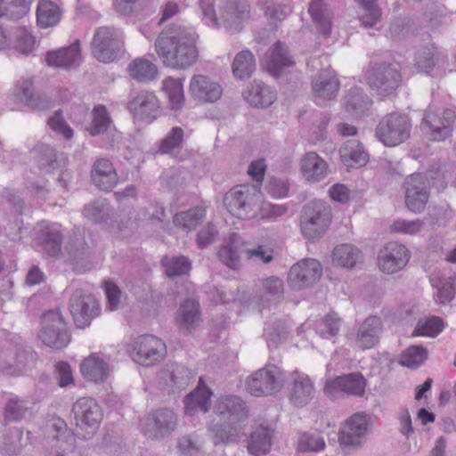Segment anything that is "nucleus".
Wrapping results in <instances>:
<instances>
[{"label": "nucleus", "mask_w": 456, "mask_h": 456, "mask_svg": "<svg viewBox=\"0 0 456 456\" xmlns=\"http://www.w3.org/2000/svg\"><path fill=\"white\" fill-rule=\"evenodd\" d=\"M159 57L167 67L185 69L192 66L199 56L193 35L186 28L162 32L155 41Z\"/></svg>", "instance_id": "1"}, {"label": "nucleus", "mask_w": 456, "mask_h": 456, "mask_svg": "<svg viewBox=\"0 0 456 456\" xmlns=\"http://www.w3.org/2000/svg\"><path fill=\"white\" fill-rule=\"evenodd\" d=\"M263 196L254 185H240L230 190L224 196L227 210L240 219L255 217L261 209Z\"/></svg>", "instance_id": "2"}, {"label": "nucleus", "mask_w": 456, "mask_h": 456, "mask_svg": "<svg viewBox=\"0 0 456 456\" xmlns=\"http://www.w3.org/2000/svg\"><path fill=\"white\" fill-rule=\"evenodd\" d=\"M331 223L330 206L320 200L305 204L300 214V229L304 237L309 240L321 238Z\"/></svg>", "instance_id": "3"}, {"label": "nucleus", "mask_w": 456, "mask_h": 456, "mask_svg": "<svg viewBox=\"0 0 456 456\" xmlns=\"http://www.w3.org/2000/svg\"><path fill=\"white\" fill-rule=\"evenodd\" d=\"M410 118L398 112L385 115L376 127V136L385 146L395 147L404 142L411 135Z\"/></svg>", "instance_id": "4"}, {"label": "nucleus", "mask_w": 456, "mask_h": 456, "mask_svg": "<svg viewBox=\"0 0 456 456\" xmlns=\"http://www.w3.org/2000/svg\"><path fill=\"white\" fill-rule=\"evenodd\" d=\"M77 435L90 439L97 431L102 419V411L92 397H81L72 406Z\"/></svg>", "instance_id": "5"}, {"label": "nucleus", "mask_w": 456, "mask_h": 456, "mask_svg": "<svg viewBox=\"0 0 456 456\" xmlns=\"http://www.w3.org/2000/svg\"><path fill=\"white\" fill-rule=\"evenodd\" d=\"M287 379L285 372L274 364H267L248 378L247 389L255 395H268L280 391Z\"/></svg>", "instance_id": "6"}, {"label": "nucleus", "mask_w": 456, "mask_h": 456, "mask_svg": "<svg viewBox=\"0 0 456 456\" xmlns=\"http://www.w3.org/2000/svg\"><path fill=\"white\" fill-rule=\"evenodd\" d=\"M123 46V33L114 27H101L94 32L92 42L94 56L100 61H113Z\"/></svg>", "instance_id": "7"}, {"label": "nucleus", "mask_w": 456, "mask_h": 456, "mask_svg": "<svg viewBox=\"0 0 456 456\" xmlns=\"http://www.w3.org/2000/svg\"><path fill=\"white\" fill-rule=\"evenodd\" d=\"M41 323L42 329L38 338L45 345L54 349H61L68 346L70 335L60 311L46 312L42 317Z\"/></svg>", "instance_id": "8"}, {"label": "nucleus", "mask_w": 456, "mask_h": 456, "mask_svg": "<svg viewBox=\"0 0 456 456\" xmlns=\"http://www.w3.org/2000/svg\"><path fill=\"white\" fill-rule=\"evenodd\" d=\"M367 83L380 95L394 94L402 83V74L397 64L381 61L375 63L367 75Z\"/></svg>", "instance_id": "9"}, {"label": "nucleus", "mask_w": 456, "mask_h": 456, "mask_svg": "<svg viewBox=\"0 0 456 456\" xmlns=\"http://www.w3.org/2000/svg\"><path fill=\"white\" fill-rule=\"evenodd\" d=\"M455 118V112L451 109L438 112L429 107L423 115L420 128L428 140L444 141L452 134Z\"/></svg>", "instance_id": "10"}, {"label": "nucleus", "mask_w": 456, "mask_h": 456, "mask_svg": "<svg viewBox=\"0 0 456 456\" xmlns=\"http://www.w3.org/2000/svg\"><path fill=\"white\" fill-rule=\"evenodd\" d=\"M370 428V417L357 412L345 421L338 432V443L342 448L360 449L368 437Z\"/></svg>", "instance_id": "11"}, {"label": "nucleus", "mask_w": 456, "mask_h": 456, "mask_svg": "<svg viewBox=\"0 0 456 456\" xmlns=\"http://www.w3.org/2000/svg\"><path fill=\"white\" fill-rule=\"evenodd\" d=\"M69 307L74 322L79 329L89 326L101 311L95 297L82 289H77L72 293Z\"/></svg>", "instance_id": "12"}, {"label": "nucleus", "mask_w": 456, "mask_h": 456, "mask_svg": "<svg viewBox=\"0 0 456 456\" xmlns=\"http://www.w3.org/2000/svg\"><path fill=\"white\" fill-rule=\"evenodd\" d=\"M322 275V267L314 258H305L294 264L288 274V282L294 290L314 286Z\"/></svg>", "instance_id": "13"}, {"label": "nucleus", "mask_w": 456, "mask_h": 456, "mask_svg": "<svg viewBox=\"0 0 456 456\" xmlns=\"http://www.w3.org/2000/svg\"><path fill=\"white\" fill-rule=\"evenodd\" d=\"M166 351V345L161 339L152 335H142L134 341L131 355L139 364L151 366L163 359Z\"/></svg>", "instance_id": "14"}, {"label": "nucleus", "mask_w": 456, "mask_h": 456, "mask_svg": "<svg viewBox=\"0 0 456 456\" xmlns=\"http://www.w3.org/2000/svg\"><path fill=\"white\" fill-rule=\"evenodd\" d=\"M251 7L248 0H224L219 7V20L227 30L240 32L250 19Z\"/></svg>", "instance_id": "15"}, {"label": "nucleus", "mask_w": 456, "mask_h": 456, "mask_svg": "<svg viewBox=\"0 0 456 456\" xmlns=\"http://www.w3.org/2000/svg\"><path fill=\"white\" fill-rule=\"evenodd\" d=\"M405 204L409 210L420 213L429 199V183L422 174H412L404 182Z\"/></svg>", "instance_id": "16"}, {"label": "nucleus", "mask_w": 456, "mask_h": 456, "mask_svg": "<svg viewBox=\"0 0 456 456\" xmlns=\"http://www.w3.org/2000/svg\"><path fill=\"white\" fill-rule=\"evenodd\" d=\"M410 258L411 253L404 245L389 242L379 252V268L384 273L394 274L403 270Z\"/></svg>", "instance_id": "17"}, {"label": "nucleus", "mask_w": 456, "mask_h": 456, "mask_svg": "<svg viewBox=\"0 0 456 456\" xmlns=\"http://www.w3.org/2000/svg\"><path fill=\"white\" fill-rule=\"evenodd\" d=\"M177 415L170 409L161 408L149 414L145 424V434L154 439L171 435L177 427Z\"/></svg>", "instance_id": "18"}, {"label": "nucleus", "mask_w": 456, "mask_h": 456, "mask_svg": "<svg viewBox=\"0 0 456 456\" xmlns=\"http://www.w3.org/2000/svg\"><path fill=\"white\" fill-rule=\"evenodd\" d=\"M127 110L134 119L151 123L159 113V102L153 93L142 91L128 102Z\"/></svg>", "instance_id": "19"}, {"label": "nucleus", "mask_w": 456, "mask_h": 456, "mask_svg": "<svg viewBox=\"0 0 456 456\" xmlns=\"http://www.w3.org/2000/svg\"><path fill=\"white\" fill-rule=\"evenodd\" d=\"M191 371L183 364L172 362L166 365L159 373V383L168 393L185 389L192 379Z\"/></svg>", "instance_id": "20"}, {"label": "nucleus", "mask_w": 456, "mask_h": 456, "mask_svg": "<svg viewBox=\"0 0 456 456\" xmlns=\"http://www.w3.org/2000/svg\"><path fill=\"white\" fill-rule=\"evenodd\" d=\"M315 388L311 379L305 373L295 370L291 373L289 399L296 407L308 404L314 397Z\"/></svg>", "instance_id": "21"}, {"label": "nucleus", "mask_w": 456, "mask_h": 456, "mask_svg": "<svg viewBox=\"0 0 456 456\" xmlns=\"http://www.w3.org/2000/svg\"><path fill=\"white\" fill-rule=\"evenodd\" d=\"M189 94L202 103L215 102L223 94L222 86L204 75H194L190 82Z\"/></svg>", "instance_id": "22"}, {"label": "nucleus", "mask_w": 456, "mask_h": 456, "mask_svg": "<svg viewBox=\"0 0 456 456\" xmlns=\"http://www.w3.org/2000/svg\"><path fill=\"white\" fill-rule=\"evenodd\" d=\"M339 81L332 69H322L312 80V88L317 103L336 98L339 90Z\"/></svg>", "instance_id": "23"}, {"label": "nucleus", "mask_w": 456, "mask_h": 456, "mask_svg": "<svg viewBox=\"0 0 456 456\" xmlns=\"http://www.w3.org/2000/svg\"><path fill=\"white\" fill-rule=\"evenodd\" d=\"M383 330L382 321L376 315H370L360 324L354 342L357 347L362 350L371 349L375 347Z\"/></svg>", "instance_id": "24"}, {"label": "nucleus", "mask_w": 456, "mask_h": 456, "mask_svg": "<svg viewBox=\"0 0 456 456\" xmlns=\"http://www.w3.org/2000/svg\"><path fill=\"white\" fill-rule=\"evenodd\" d=\"M365 382L366 380L361 373H349L327 381L324 393L329 396H332L336 391L353 395H362L365 390Z\"/></svg>", "instance_id": "25"}, {"label": "nucleus", "mask_w": 456, "mask_h": 456, "mask_svg": "<svg viewBox=\"0 0 456 456\" xmlns=\"http://www.w3.org/2000/svg\"><path fill=\"white\" fill-rule=\"evenodd\" d=\"M216 415L228 421L239 423L248 417V408L245 402L237 395L221 397L216 403Z\"/></svg>", "instance_id": "26"}, {"label": "nucleus", "mask_w": 456, "mask_h": 456, "mask_svg": "<svg viewBox=\"0 0 456 456\" xmlns=\"http://www.w3.org/2000/svg\"><path fill=\"white\" fill-rule=\"evenodd\" d=\"M91 181L101 191H110L118 183V174L107 159H98L91 168Z\"/></svg>", "instance_id": "27"}, {"label": "nucleus", "mask_w": 456, "mask_h": 456, "mask_svg": "<svg viewBox=\"0 0 456 456\" xmlns=\"http://www.w3.org/2000/svg\"><path fill=\"white\" fill-rule=\"evenodd\" d=\"M299 165L301 174L308 183L321 182L328 175V164L314 151L304 154Z\"/></svg>", "instance_id": "28"}, {"label": "nucleus", "mask_w": 456, "mask_h": 456, "mask_svg": "<svg viewBox=\"0 0 456 456\" xmlns=\"http://www.w3.org/2000/svg\"><path fill=\"white\" fill-rule=\"evenodd\" d=\"M248 242L243 240L237 232H232L228 240L218 252L220 261L231 269H238L240 265V256L245 255Z\"/></svg>", "instance_id": "29"}, {"label": "nucleus", "mask_w": 456, "mask_h": 456, "mask_svg": "<svg viewBox=\"0 0 456 456\" xmlns=\"http://www.w3.org/2000/svg\"><path fill=\"white\" fill-rule=\"evenodd\" d=\"M265 64L269 73L279 77L285 69L294 66L295 61L288 46L277 42L265 53Z\"/></svg>", "instance_id": "30"}, {"label": "nucleus", "mask_w": 456, "mask_h": 456, "mask_svg": "<svg viewBox=\"0 0 456 456\" xmlns=\"http://www.w3.org/2000/svg\"><path fill=\"white\" fill-rule=\"evenodd\" d=\"M34 152L39 168L45 173H52L55 169L63 167L68 161L63 152H57L53 147L44 142H38L34 147Z\"/></svg>", "instance_id": "31"}, {"label": "nucleus", "mask_w": 456, "mask_h": 456, "mask_svg": "<svg viewBox=\"0 0 456 456\" xmlns=\"http://www.w3.org/2000/svg\"><path fill=\"white\" fill-rule=\"evenodd\" d=\"M256 288V294L263 307L272 303H277L284 297L283 281L277 276L258 280Z\"/></svg>", "instance_id": "32"}, {"label": "nucleus", "mask_w": 456, "mask_h": 456, "mask_svg": "<svg viewBox=\"0 0 456 456\" xmlns=\"http://www.w3.org/2000/svg\"><path fill=\"white\" fill-rule=\"evenodd\" d=\"M45 61L50 66L64 69L78 66L82 61L79 41L76 40L69 47L48 52Z\"/></svg>", "instance_id": "33"}, {"label": "nucleus", "mask_w": 456, "mask_h": 456, "mask_svg": "<svg viewBox=\"0 0 456 456\" xmlns=\"http://www.w3.org/2000/svg\"><path fill=\"white\" fill-rule=\"evenodd\" d=\"M371 105L372 100L359 87L350 88L343 97V108L354 118L366 115Z\"/></svg>", "instance_id": "34"}, {"label": "nucleus", "mask_w": 456, "mask_h": 456, "mask_svg": "<svg viewBox=\"0 0 456 456\" xmlns=\"http://www.w3.org/2000/svg\"><path fill=\"white\" fill-rule=\"evenodd\" d=\"M62 235L55 226L41 229L36 236V243L39 250L51 257H57L61 253Z\"/></svg>", "instance_id": "35"}, {"label": "nucleus", "mask_w": 456, "mask_h": 456, "mask_svg": "<svg viewBox=\"0 0 456 456\" xmlns=\"http://www.w3.org/2000/svg\"><path fill=\"white\" fill-rule=\"evenodd\" d=\"M12 94L18 101L31 109L43 110L48 107L49 101L45 97L35 94L31 79H20L16 82Z\"/></svg>", "instance_id": "36"}, {"label": "nucleus", "mask_w": 456, "mask_h": 456, "mask_svg": "<svg viewBox=\"0 0 456 456\" xmlns=\"http://www.w3.org/2000/svg\"><path fill=\"white\" fill-rule=\"evenodd\" d=\"M66 249L75 271L79 273L86 272L88 266L90 250L84 236L80 233H75L69 240Z\"/></svg>", "instance_id": "37"}, {"label": "nucleus", "mask_w": 456, "mask_h": 456, "mask_svg": "<svg viewBox=\"0 0 456 456\" xmlns=\"http://www.w3.org/2000/svg\"><path fill=\"white\" fill-rule=\"evenodd\" d=\"M245 100L256 108H266L275 100V93L262 81L254 80L243 94Z\"/></svg>", "instance_id": "38"}, {"label": "nucleus", "mask_w": 456, "mask_h": 456, "mask_svg": "<svg viewBox=\"0 0 456 456\" xmlns=\"http://www.w3.org/2000/svg\"><path fill=\"white\" fill-rule=\"evenodd\" d=\"M273 430L264 426L257 427L248 439V452L253 456L266 455L272 446Z\"/></svg>", "instance_id": "39"}, {"label": "nucleus", "mask_w": 456, "mask_h": 456, "mask_svg": "<svg viewBox=\"0 0 456 456\" xmlns=\"http://www.w3.org/2000/svg\"><path fill=\"white\" fill-rule=\"evenodd\" d=\"M175 320L180 330L191 332L200 322L199 303L194 299H186L177 310Z\"/></svg>", "instance_id": "40"}, {"label": "nucleus", "mask_w": 456, "mask_h": 456, "mask_svg": "<svg viewBox=\"0 0 456 456\" xmlns=\"http://www.w3.org/2000/svg\"><path fill=\"white\" fill-rule=\"evenodd\" d=\"M339 152L344 163L349 167H362L369 160V154L363 145L355 139L347 140Z\"/></svg>", "instance_id": "41"}, {"label": "nucleus", "mask_w": 456, "mask_h": 456, "mask_svg": "<svg viewBox=\"0 0 456 456\" xmlns=\"http://www.w3.org/2000/svg\"><path fill=\"white\" fill-rule=\"evenodd\" d=\"M80 370L87 380L102 382L109 374V366L97 354H93L80 363Z\"/></svg>", "instance_id": "42"}, {"label": "nucleus", "mask_w": 456, "mask_h": 456, "mask_svg": "<svg viewBox=\"0 0 456 456\" xmlns=\"http://www.w3.org/2000/svg\"><path fill=\"white\" fill-rule=\"evenodd\" d=\"M362 258L361 250L353 244H340L332 252L333 264L348 269L354 268L361 263Z\"/></svg>", "instance_id": "43"}, {"label": "nucleus", "mask_w": 456, "mask_h": 456, "mask_svg": "<svg viewBox=\"0 0 456 456\" xmlns=\"http://www.w3.org/2000/svg\"><path fill=\"white\" fill-rule=\"evenodd\" d=\"M61 8L53 1L40 0L37 8V23L41 28L56 26L61 19Z\"/></svg>", "instance_id": "44"}, {"label": "nucleus", "mask_w": 456, "mask_h": 456, "mask_svg": "<svg viewBox=\"0 0 456 456\" xmlns=\"http://www.w3.org/2000/svg\"><path fill=\"white\" fill-rule=\"evenodd\" d=\"M358 8V19L364 28H374L381 20L382 11L377 0H354Z\"/></svg>", "instance_id": "45"}, {"label": "nucleus", "mask_w": 456, "mask_h": 456, "mask_svg": "<svg viewBox=\"0 0 456 456\" xmlns=\"http://www.w3.org/2000/svg\"><path fill=\"white\" fill-rule=\"evenodd\" d=\"M309 13L318 26L319 31L324 37H329L332 28L331 13L322 0H311Z\"/></svg>", "instance_id": "46"}, {"label": "nucleus", "mask_w": 456, "mask_h": 456, "mask_svg": "<svg viewBox=\"0 0 456 456\" xmlns=\"http://www.w3.org/2000/svg\"><path fill=\"white\" fill-rule=\"evenodd\" d=\"M211 392L206 387H198L184 398V411L192 416L197 411L207 412L211 406Z\"/></svg>", "instance_id": "47"}, {"label": "nucleus", "mask_w": 456, "mask_h": 456, "mask_svg": "<svg viewBox=\"0 0 456 456\" xmlns=\"http://www.w3.org/2000/svg\"><path fill=\"white\" fill-rule=\"evenodd\" d=\"M162 90L168 98L169 107L173 110H181L184 105L183 86L181 78L168 77L162 82Z\"/></svg>", "instance_id": "48"}, {"label": "nucleus", "mask_w": 456, "mask_h": 456, "mask_svg": "<svg viewBox=\"0 0 456 456\" xmlns=\"http://www.w3.org/2000/svg\"><path fill=\"white\" fill-rule=\"evenodd\" d=\"M232 73L239 79H246L252 76L256 69V59L249 50L238 53L233 60Z\"/></svg>", "instance_id": "49"}, {"label": "nucleus", "mask_w": 456, "mask_h": 456, "mask_svg": "<svg viewBox=\"0 0 456 456\" xmlns=\"http://www.w3.org/2000/svg\"><path fill=\"white\" fill-rule=\"evenodd\" d=\"M289 335L288 325L282 320H272L265 323L264 338L269 348L277 347L283 343Z\"/></svg>", "instance_id": "50"}, {"label": "nucleus", "mask_w": 456, "mask_h": 456, "mask_svg": "<svg viewBox=\"0 0 456 456\" xmlns=\"http://www.w3.org/2000/svg\"><path fill=\"white\" fill-rule=\"evenodd\" d=\"M129 75L139 82L155 79L158 69L154 63L144 58H137L128 65Z\"/></svg>", "instance_id": "51"}, {"label": "nucleus", "mask_w": 456, "mask_h": 456, "mask_svg": "<svg viewBox=\"0 0 456 456\" xmlns=\"http://www.w3.org/2000/svg\"><path fill=\"white\" fill-rule=\"evenodd\" d=\"M209 432L215 439V444H229L237 441L239 437V428L237 423L229 421L228 423L216 422L209 427Z\"/></svg>", "instance_id": "52"}, {"label": "nucleus", "mask_w": 456, "mask_h": 456, "mask_svg": "<svg viewBox=\"0 0 456 456\" xmlns=\"http://www.w3.org/2000/svg\"><path fill=\"white\" fill-rule=\"evenodd\" d=\"M183 144V130L179 126L173 127L170 132L161 140L159 151L162 154H168L175 159Z\"/></svg>", "instance_id": "53"}, {"label": "nucleus", "mask_w": 456, "mask_h": 456, "mask_svg": "<svg viewBox=\"0 0 456 456\" xmlns=\"http://www.w3.org/2000/svg\"><path fill=\"white\" fill-rule=\"evenodd\" d=\"M28 410V407L26 400L17 395L10 397L3 411L4 424L7 425L10 422L21 420L25 417Z\"/></svg>", "instance_id": "54"}, {"label": "nucleus", "mask_w": 456, "mask_h": 456, "mask_svg": "<svg viewBox=\"0 0 456 456\" xmlns=\"http://www.w3.org/2000/svg\"><path fill=\"white\" fill-rule=\"evenodd\" d=\"M430 281L432 286L436 289V293L434 296L436 303L445 305L453 299L455 289L452 277L432 276Z\"/></svg>", "instance_id": "55"}, {"label": "nucleus", "mask_w": 456, "mask_h": 456, "mask_svg": "<svg viewBox=\"0 0 456 456\" xmlns=\"http://www.w3.org/2000/svg\"><path fill=\"white\" fill-rule=\"evenodd\" d=\"M205 210L200 207L189 209L176 214L174 216L175 225L183 228L185 231L195 229L204 219Z\"/></svg>", "instance_id": "56"}, {"label": "nucleus", "mask_w": 456, "mask_h": 456, "mask_svg": "<svg viewBox=\"0 0 456 456\" xmlns=\"http://www.w3.org/2000/svg\"><path fill=\"white\" fill-rule=\"evenodd\" d=\"M92 122L87 127V131L93 136L105 133L111 124V118L107 108L99 104L94 106L92 111Z\"/></svg>", "instance_id": "57"}, {"label": "nucleus", "mask_w": 456, "mask_h": 456, "mask_svg": "<svg viewBox=\"0 0 456 456\" xmlns=\"http://www.w3.org/2000/svg\"><path fill=\"white\" fill-rule=\"evenodd\" d=\"M112 212L109 202L104 199H100L90 202L84 208V215L89 220L94 223L106 222Z\"/></svg>", "instance_id": "58"}, {"label": "nucleus", "mask_w": 456, "mask_h": 456, "mask_svg": "<svg viewBox=\"0 0 456 456\" xmlns=\"http://www.w3.org/2000/svg\"><path fill=\"white\" fill-rule=\"evenodd\" d=\"M12 44L17 52L28 55L35 48V38L25 27H17L12 32Z\"/></svg>", "instance_id": "59"}, {"label": "nucleus", "mask_w": 456, "mask_h": 456, "mask_svg": "<svg viewBox=\"0 0 456 456\" xmlns=\"http://www.w3.org/2000/svg\"><path fill=\"white\" fill-rule=\"evenodd\" d=\"M162 265L168 277L187 274L191 269V261L184 256H165L162 259Z\"/></svg>", "instance_id": "60"}, {"label": "nucleus", "mask_w": 456, "mask_h": 456, "mask_svg": "<svg viewBox=\"0 0 456 456\" xmlns=\"http://www.w3.org/2000/svg\"><path fill=\"white\" fill-rule=\"evenodd\" d=\"M428 359V351L422 346H411L402 354L400 362L411 369L419 367Z\"/></svg>", "instance_id": "61"}, {"label": "nucleus", "mask_w": 456, "mask_h": 456, "mask_svg": "<svg viewBox=\"0 0 456 456\" xmlns=\"http://www.w3.org/2000/svg\"><path fill=\"white\" fill-rule=\"evenodd\" d=\"M46 434L49 438L58 443H65L71 438V433L66 422L60 418H53L48 421Z\"/></svg>", "instance_id": "62"}, {"label": "nucleus", "mask_w": 456, "mask_h": 456, "mask_svg": "<svg viewBox=\"0 0 456 456\" xmlns=\"http://www.w3.org/2000/svg\"><path fill=\"white\" fill-rule=\"evenodd\" d=\"M341 326V319L337 314H327L322 323L317 327V333L327 339L334 338L338 336Z\"/></svg>", "instance_id": "63"}, {"label": "nucleus", "mask_w": 456, "mask_h": 456, "mask_svg": "<svg viewBox=\"0 0 456 456\" xmlns=\"http://www.w3.org/2000/svg\"><path fill=\"white\" fill-rule=\"evenodd\" d=\"M325 448L323 437L316 433H304L300 436L297 450L302 452H319Z\"/></svg>", "instance_id": "64"}]
</instances>
